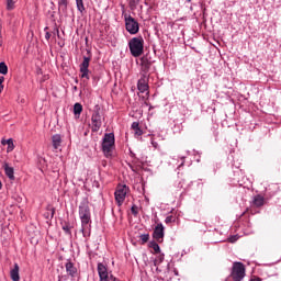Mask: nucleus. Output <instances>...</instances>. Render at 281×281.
Here are the masks:
<instances>
[{
    "mask_svg": "<svg viewBox=\"0 0 281 281\" xmlns=\"http://www.w3.org/2000/svg\"><path fill=\"white\" fill-rule=\"evenodd\" d=\"M245 276H246L245 263L240 261H236L233 263L232 271L227 280L243 281L245 280Z\"/></svg>",
    "mask_w": 281,
    "mask_h": 281,
    "instance_id": "7ed1b4c3",
    "label": "nucleus"
},
{
    "mask_svg": "<svg viewBox=\"0 0 281 281\" xmlns=\"http://www.w3.org/2000/svg\"><path fill=\"white\" fill-rule=\"evenodd\" d=\"M131 212H132V214L134 215V216H137L138 214H139V209L137 207V205H133L132 207H131Z\"/></svg>",
    "mask_w": 281,
    "mask_h": 281,
    "instance_id": "2f4dec72",
    "label": "nucleus"
},
{
    "mask_svg": "<svg viewBox=\"0 0 281 281\" xmlns=\"http://www.w3.org/2000/svg\"><path fill=\"white\" fill-rule=\"evenodd\" d=\"M99 273V281H111V276H109V268L104 263L99 262L97 267Z\"/></svg>",
    "mask_w": 281,
    "mask_h": 281,
    "instance_id": "9d476101",
    "label": "nucleus"
},
{
    "mask_svg": "<svg viewBox=\"0 0 281 281\" xmlns=\"http://www.w3.org/2000/svg\"><path fill=\"white\" fill-rule=\"evenodd\" d=\"M150 247L154 249L155 254H159V251H161V248H159V244H157V241H151Z\"/></svg>",
    "mask_w": 281,
    "mask_h": 281,
    "instance_id": "cd10ccee",
    "label": "nucleus"
},
{
    "mask_svg": "<svg viewBox=\"0 0 281 281\" xmlns=\"http://www.w3.org/2000/svg\"><path fill=\"white\" fill-rule=\"evenodd\" d=\"M249 281H262V279L260 277H252Z\"/></svg>",
    "mask_w": 281,
    "mask_h": 281,
    "instance_id": "e433bc0d",
    "label": "nucleus"
},
{
    "mask_svg": "<svg viewBox=\"0 0 281 281\" xmlns=\"http://www.w3.org/2000/svg\"><path fill=\"white\" fill-rule=\"evenodd\" d=\"M91 63V56L83 57L82 63L79 65V70L81 74V78H86V80H89V65Z\"/></svg>",
    "mask_w": 281,
    "mask_h": 281,
    "instance_id": "1a4fd4ad",
    "label": "nucleus"
},
{
    "mask_svg": "<svg viewBox=\"0 0 281 281\" xmlns=\"http://www.w3.org/2000/svg\"><path fill=\"white\" fill-rule=\"evenodd\" d=\"M79 217L81 221V233L83 238L91 236V209L89 201L83 200L79 204Z\"/></svg>",
    "mask_w": 281,
    "mask_h": 281,
    "instance_id": "f257e3e1",
    "label": "nucleus"
},
{
    "mask_svg": "<svg viewBox=\"0 0 281 281\" xmlns=\"http://www.w3.org/2000/svg\"><path fill=\"white\" fill-rule=\"evenodd\" d=\"M7 10H14V0H7Z\"/></svg>",
    "mask_w": 281,
    "mask_h": 281,
    "instance_id": "7c9ffc66",
    "label": "nucleus"
},
{
    "mask_svg": "<svg viewBox=\"0 0 281 281\" xmlns=\"http://www.w3.org/2000/svg\"><path fill=\"white\" fill-rule=\"evenodd\" d=\"M68 5L69 0H58V10H61V12H67Z\"/></svg>",
    "mask_w": 281,
    "mask_h": 281,
    "instance_id": "412c9836",
    "label": "nucleus"
},
{
    "mask_svg": "<svg viewBox=\"0 0 281 281\" xmlns=\"http://www.w3.org/2000/svg\"><path fill=\"white\" fill-rule=\"evenodd\" d=\"M130 188L126 184H119L116 187V190L114 192L115 202L119 207H122L124 205V201H126V194L130 192Z\"/></svg>",
    "mask_w": 281,
    "mask_h": 281,
    "instance_id": "423d86ee",
    "label": "nucleus"
},
{
    "mask_svg": "<svg viewBox=\"0 0 281 281\" xmlns=\"http://www.w3.org/2000/svg\"><path fill=\"white\" fill-rule=\"evenodd\" d=\"M110 281H120V279L115 278L113 274H110Z\"/></svg>",
    "mask_w": 281,
    "mask_h": 281,
    "instance_id": "4c0bfd02",
    "label": "nucleus"
},
{
    "mask_svg": "<svg viewBox=\"0 0 281 281\" xmlns=\"http://www.w3.org/2000/svg\"><path fill=\"white\" fill-rule=\"evenodd\" d=\"M265 205V196L257 194L254 196L251 201V206L252 207H262Z\"/></svg>",
    "mask_w": 281,
    "mask_h": 281,
    "instance_id": "4468645a",
    "label": "nucleus"
},
{
    "mask_svg": "<svg viewBox=\"0 0 281 281\" xmlns=\"http://www.w3.org/2000/svg\"><path fill=\"white\" fill-rule=\"evenodd\" d=\"M3 82H5V77H0V93L3 92Z\"/></svg>",
    "mask_w": 281,
    "mask_h": 281,
    "instance_id": "473e14b6",
    "label": "nucleus"
},
{
    "mask_svg": "<svg viewBox=\"0 0 281 281\" xmlns=\"http://www.w3.org/2000/svg\"><path fill=\"white\" fill-rule=\"evenodd\" d=\"M0 74L8 76V65L4 61L0 63Z\"/></svg>",
    "mask_w": 281,
    "mask_h": 281,
    "instance_id": "b1692460",
    "label": "nucleus"
},
{
    "mask_svg": "<svg viewBox=\"0 0 281 281\" xmlns=\"http://www.w3.org/2000/svg\"><path fill=\"white\" fill-rule=\"evenodd\" d=\"M238 240V235H233L228 238V243H236Z\"/></svg>",
    "mask_w": 281,
    "mask_h": 281,
    "instance_id": "72a5a7b5",
    "label": "nucleus"
},
{
    "mask_svg": "<svg viewBox=\"0 0 281 281\" xmlns=\"http://www.w3.org/2000/svg\"><path fill=\"white\" fill-rule=\"evenodd\" d=\"M3 45V41L1 40V34H0V47Z\"/></svg>",
    "mask_w": 281,
    "mask_h": 281,
    "instance_id": "a19ab883",
    "label": "nucleus"
},
{
    "mask_svg": "<svg viewBox=\"0 0 281 281\" xmlns=\"http://www.w3.org/2000/svg\"><path fill=\"white\" fill-rule=\"evenodd\" d=\"M45 38H46V41H49L52 38V33L50 32H46L45 33Z\"/></svg>",
    "mask_w": 281,
    "mask_h": 281,
    "instance_id": "c9c22d12",
    "label": "nucleus"
},
{
    "mask_svg": "<svg viewBox=\"0 0 281 281\" xmlns=\"http://www.w3.org/2000/svg\"><path fill=\"white\" fill-rule=\"evenodd\" d=\"M150 67H153V61L148 59V56H143L140 58V76H144V78L150 77Z\"/></svg>",
    "mask_w": 281,
    "mask_h": 281,
    "instance_id": "0eeeda50",
    "label": "nucleus"
},
{
    "mask_svg": "<svg viewBox=\"0 0 281 281\" xmlns=\"http://www.w3.org/2000/svg\"><path fill=\"white\" fill-rule=\"evenodd\" d=\"M140 240H142V245H146V243L148 240H150V235L149 234H143L139 236Z\"/></svg>",
    "mask_w": 281,
    "mask_h": 281,
    "instance_id": "c85d7f7f",
    "label": "nucleus"
},
{
    "mask_svg": "<svg viewBox=\"0 0 281 281\" xmlns=\"http://www.w3.org/2000/svg\"><path fill=\"white\" fill-rule=\"evenodd\" d=\"M52 144L55 150H58L60 148V144H63V137L60 134H55L52 136Z\"/></svg>",
    "mask_w": 281,
    "mask_h": 281,
    "instance_id": "dca6fc26",
    "label": "nucleus"
},
{
    "mask_svg": "<svg viewBox=\"0 0 281 281\" xmlns=\"http://www.w3.org/2000/svg\"><path fill=\"white\" fill-rule=\"evenodd\" d=\"M102 128V115L100 112L94 111L91 116V131L92 133H98Z\"/></svg>",
    "mask_w": 281,
    "mask_h": 281,
    "instance_id": "6e6552de",
    "label": "nucleus"
},
{
    "mask_svg": "<svg viewBox=\"0 0 281 281\" xmlns=\"http://www.w3.org/2000/svg\"><path fill=\"white\" fill-rule=\"evenodd\" d=\"M150 77L140 76V79L137 82V89L140 93H146L148 91V80Z\"/></svg>",
    "mask_w": 281,
    "mask_h": 281,
    "instance_id": "f8f14e48",
    "label": "nucleus"
},
{
    "mask_svg": "<svg viewBox=\"0 0 281 281\" xmlns=\"http://www.w3.org/2000/svg\"><path fill=\"white\" fill-rule=\"evenodd\" d=\"M172 221H173L172 215H169L166 217L165 223L168 225V223H172Z\"/></svg>",
    "mask_w": 281,
    "mask_h": 281,
    "instance_id": "f704fd0d",
    "label": "nucleus"
},
{
    "mask_svg": "<svg viewBox=\"0 0 281 281\" xmlns=\"http://www.w3.org/2000/svg\"><path fill=\"white\" fill-rule=\"evenodd\" d=\"M184 160H186V157H182V158H181V164L178 166V168H181V166H183V164H186Z\"/></svg>",
    "mask_w": 281,
    "mask_h": 281,
    "instance_id": "58836bf2",
    "label": "nucleus"
},
{
    "mask_svg": "<svg viewBox=\"0 0 281 281\" xmlns=\"http://www.w3.org/2000/svg\"><path fill=\"white\" fill-rule=\"evenodd\" d=\"M164 259H165L164 254L158 255L157 258L154 260V267H159V265L164 262Z\"/></svg>",
    "mask_w": 281,
    "mask_h": 281,
    "instance_id": "4be33fe9",
    "label": "nucleus"
},
{
    "mask_svg": "<svg viewBox=\"0 0 281 281\" xmlns=\"http://www.w3.org/2000/svg\"><path fill=\"white\" fill-rule=\"evenodd\" d=\"M1 188H3V183L0 181V190H1Z\"/></svg>",
    "mask_w": 281,
    "mask_h": 281,
    "instance_id": "79ce46f5",
    "label": "nucleus"
},
{
    "mask_svg": "<svg viewBox=\"0 0 281 281\" xmlns=\"http://www.w3.org/2000/svg\"><path fill=\"white\" fill-rule=\"evenodd\" d=\"M77 10L81 13L85 12V1L83 0H76Z\"/></svg>",
    "mask_w": 281,
    "mask_h": 281,
    "instance_id": "5701e85b",
    "label": "nucleus"
},
{
    "mask_svg": "<svg viewBox=\"0 0 281 281\" xmlns=\"http://www.w3.org/2000/svg\"><path fill=\"white\" fill-rule=\"evenodd\" d=\"M130 53L134 58H139L144 54V37L136 36L128 41Z\"/></svg>",
    "mask_w": 281,
    "mask_h": 281,
    "instance_id": "f03ea898",
    "label": "nucleus"
},
{
    "mask_svg": "<svg viewBox=\"0 0 281 281\" xmlns=\"http://www.w3.org/2000/svg\"><path fill=\"white\" fill-rule=\"evenodd\" d=\"M54 214H56V209L52 206V204H48L46 206V212L44 213V218H46V221H52V218H54Z\"/></svg>",
    "mask_w": 281,
    "mask_h": 281,
    "instance_id": "2eb2a0df",
    "label": "nucleus"
},
{
    "mask_svg": "<svg viewBox=\"0 0 281 281\" xmlns=\"http://www.w3.org/2000/svg\"><path fill=\"white\" fill-rule=\"evenodd\" d=\"M164 224L159 223L156 225L153 233V238L157 240V243H161L164 240Z\"/></svg>",
    "mask_w": 281,
    "mask_h": 281,
    "instance_id": "9b49d317",
    "label": "nucleus"
},
{
    "mask_svg": "<svg viewBox=\"0 0 281 281\" xmlns=\"http://www.w3.org/2000/svg\"><path fill=\"white\" fill-rule=\"evenodd\" d=\"M123 19L125 22V30L128 34H139V22L131 14L123 12Z\"/></svg>",
    "mask_w": 281,
    "mask_h": 281,
    "instance_id": "39448f33",
    "label": "nucleus"
},
{
    "mask_svg": "<svg viewBox=\"0 0 281 281\" xmlns=\"http://www.w3.org/2000/svg\"><path fill=\"white\" fill-rule=\"evenodd\" d=\"M65 267H66V273H68V276H70V278H76V276H78V268H76L74 262L68 260L66 262Z\"/></svg>",
    "mask_w": 281,
    "mask_h": 281,
    "instance_id": "ddd939ff",
    "label": "nucleus"
},
{
    "mask_svg": "<svg viewBox=\"0 0 281 281\" xmlns=\"http://www.w3.org/2000/svg\"><path fill=\"white\" fill-rule=\"evenodd\" d=\"M3 168L5 176L10 179V181H14V168L10 167L8 162H4Z\"/></svg>",
    "mask_w": 281,
    "mask_h": 281,
    "instance_id": "a211bd4d",
    "label": "nucleus"
},
{
    "mask_svg": "<svg viewBox=\"0 0 281 281\" xmlns=\"http://www.w3.org/2000/svg\"><path fill=\"white\" fill-rule=\"evenodd\" d=\"M113 148H115V134H104L102 142V151L105 157H111L113 155Z\"/></svg>",
    "mask_w": 281,
    "mask_h": 281,
    "instance_id": "20e7f679",
    "label": "nucleus"
},
{
    "mask_svg": "<svg viewBox=\"0 0 281 281\" xmlns=\"http://www.w3.org/2000/svg\"><path fill=\"white\" fill-rule=\"evenodd\" d=\"M103 166H106V162H103Z\"/></svg>",
    "mask_w": 281,
    "mask_h": 281,
    "instance_id": "37998d69",
    "label": "nucleus"
},
{
    "mask_svg": "<svg viewBox=\"0 0 281 281\" xmlns=\"http://www.w3.org/2000/svg\"><path fill=\"white\" fill-rule=\"evenodd\" d=\"M181 190H183V181L179 180L178 182H176L175 184V192H181Z\"/></svg>",
    "mask_w": 281,
    "mask_h": 281,
    "instance_id": "bb28decb",
    "label": "nucleus"
},
{
    "mask_svg": "<svg viewBox=\"0 0 281 281\" xmlns=\"http://www.w3.org/2000/svg\"><path fill=\"white\" fill-rule=\"evenodd\" d=\"M2 146H8L7 153H12L14 150V140L12 138L9 139H2L1 140Z\"/></svg>",
    "mask_w": 281,
    "mask_h": 281,
    "instance_id": "aec40b11",
    "label": "nucleus"
},
{
    "mask_svg": "<svg viewBox=\"0 0 281 281\" xmlns=\"http://www.w3.org/2000/svg\"><path fill=\"white\" fill-rule=\"evenodd\" d=\"M55 34H56L57 36H60V31H59L58 29H55Z\"/></svg>",
    "mask_w": 281,
    "mask_h": 281,
    "instance_id": "ea45409f",
    "label": "nucleus"
},
{
    "mask_svg": "<svg viewBox=\"0 0 281 281\" xmlns=\"http://www.w3.org/2000/svg\"><path fill=\"white\" fill-rule=\"evenodd\" d=\"M128 5L131 10H137V5H139V0H128Z\"/></svg>",
    "mask_w": 281,
    "mask_h": 281,
    "instance_id": "a878e982",
    "label": "nucleus"
},
{
    "mask_svg": "<svg viewBox=\"0 0 281 281\" xmlns=\"http://www.w3.org/2000/svg\"><path fill=\"white\" fill-rule=\"evenodd\" d=\"M132 131H134L135 137H142V135H144V131H142V127H139L138 122L132 123Z\"/></svg>",
    "mask_w": 281,
    "mask_h": 281,
    "instance_id": "6ab92c4d",
    "label": "nucleus"
},
{
    "mask_svg": "<svg viewBox=\"0 0 281 281\" xmlns=\"http://www.w3.org/2000/svg\"><path fill=\"white\" fill-rule=\"evenodd\" d=\"M63 229L65 231L66 234L71 236V224L65 223V225L63 226Z\"/></svg>",
    "mask_w": 281,
    "mask_h": 281,
    "instance_id": "c756f323",
    "label": "nucleus"
},
{
    "mask_svg": "<svg viewBox=\"0 0 281 281\" xmlns=\"http://www.w3.org/2000/svg\"><path fill=\"white\" fill-rule=\"evenodd\" d=\"M74 113H75V115L80 116V113H82V104L75 103V105H74Z\"/></svg>",
    "mask_w": 281,
    "mask_h": 281,
    "instance_id": "393cba45",
    "label": "nucleus"
},
{
    "mask_svg": "<svg viewBox=\"0 0 281 281\" xmlns=\"http://www.w3.org/2000/svg\"><path fill=\"white\" fill-rule=\"evenodd\" d=\"M19 263H14L13 269H11L10 271V277L12 281H20L21 280V276L19 274Z\"/></svg>",
    "mask_w": 281,
    "mask_h": 281,
    "instance_id": "f3484780",
    "label": "nucleus"
}]
</instances>
